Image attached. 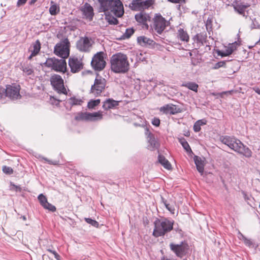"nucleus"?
<instances>
[{"label":"nucleus","instance_id":"1","mask_svg":"<svg viewBox=\"0 0 260 260\" xmlns=\"http://www.w3.org/2000/svg\"><path fill=\"white\" fill-rule=\"evenodd\" d=\"M99 4V12L112 13L118 17L124 13L123 6L120 0H97Z\"/></svg>","mask_w":260,"mask_h":260},{"label":"nucleus","instance_id":"2","mask_svg":"<svg viewBox=\"0 0 260 260\" xmlns=\"http://www.w3.org/2000/svg\"><path fill=\"white\" fill-rule=\"evenodd\" d=\"M220 141L235 152L242 154L246 157H250L252 156L251 150L235 137L228 136H221L220 138Z\"/></svg>","mask_w":260,"mask_h":260},{"label":"nucleus","instance_id":"3","mask_svg":"<svg viewBox=\"0 0 260 260\" xmlns=\"http://www.w3.org/2000/svg\"><path fill=\"white\" fill-rule=\"evenodd\" d=\"M111 69L115 73H125L129 69L127 57L125 54L117 53L110 58Z\"/></svg>","mask_w":260,"mask_h":260},{"label":"nucleus","instance_id":"4","mask_svg":"<svg viewBox=\"0 0 260 260\" xmlns=\"http://www.w3.org/2000/svg\"><path fill=\"white\" fill-rule=\"evenodd\" d=\"M70 43L68 38H64L54 47V53L62 58L65 59L69 56Z\"/></svg>","mask_w":260,"mask_h":260},{"label":"nucleus","instance_id":"5","mask_svg":"<svg viewBox=\"0 0 260 260\" xmlns=\"http://www.w3.org/2000/svg\"><path fill=\"white\" fill-rule=\"evenodd\" d=\"M106 56L107 54L103 51L98 52L95 54L91 61V66L93 69L96 71H102L106 65L105 60Z\"/></svg>","mask_w":260,"mask_h":260},{"label":"nucleus","instance_id":"6","mask_svg":"<svg viewBox=\"0 0 260 260\" xmlns=\"http://www.w3.org/2000/svg\"><path fill=\"white\" fill-rule=\"evenodd\" d=\"M45 64L46 67L57 72H64L66 71L67 63L65 59L62 58H49L46 60Z\"/></svg>","mask_w":260,"mask_h":260},{"label":"nucleus","instance_id":"7","mask_svg":"<svg viewBox=\"0 0 260 260\" xmlns=\"http://www.w3.org/2000/svg\"><path fill=\"white\" fill-rule=\"evenodd\" d=\"M155 3V0H133L127 5L125 4V7L128 6L133 11H142L148 9Z\"/></svg>","mask_w":260,"mask_h":260},{"label":"nucleus","instance_id":"8","mask_svg":"<svg viewBox=\"0 0 260 260\" xmlns=\"http://www.w3.org/2000/svg\"><path fill=\"white\" fill-rule=\"evenodd\" d=\"M170 24L160 14H155L153 18L152 28L158 34H161Z\"/></svg>","mask_w":260,"mask_h":260},{"label":"nucleus","instance_id":"9","mask_svg":"<svg viewBox=\"0 0 260 260\" xmlns=\"http://www.w3.org/2000/svg\"><path fill=\"white\" fill-rule=\"evenodd\" d=\"M50 82L54 89L59 93L67 94V91L64 86L63 80L57 74H54L50 78Z\"/></svg>","mask_w":260,"mask_h":260},{"label":"nucleus","instance_id":"10","mask_svg":"<svg viewBox=\"0 0 260 260\" xmlns=\"http://www.w3.org/2000/svg\"><path fill=\"white\" fill-rule=\"evenodd\" d=\"M170 248L177 257L182 258L187 254L189 246L187 242L184 241L179 244L171 243L170 244Z\"/></svg>","mask_w":260,"mask_h":260},{"label":"nucleus","instance_id":"11","mask_svg":"<svg viewBox=\"0 0 260 260\" xmlns=\"http://www.w3.org/2000/svg\"><path fill=\"white\" fill-rule=\"evenodd\" d=\"M93 42L91 38L87 37H81L76 42V47L80 52H89L90 51Z\"/></svg>","mask_w":260,"mask_h":260},{"label":"nucleus","instance_id":"12","mask_svg":"<svg viewBox=\"0 0 260 260\" xmlns=\"http://www.w3.org/2000/svg\"><path fill=\"white\" fill-rule=\"evenodd\" d=\"M106 80L102 77H98L94 80V83L91 87V92L94 95H99L105 89Z\"/></svg>","mask_w":260,"mask_h":260},{"label":"nucleus","instance_id":"13","mask_svg":"<svg viewBox=\"0 0 260 260\" xmlns=\"http://www.w3.org/2000/svg\"><path fill=\"white\" fill-rule=\"evenodd\" d=\"M20 86L19 85H7L6 89H4V93L6 96L12 100L20 99Z\"/></svg>","mask_w":260,"mask_h":260},{"label":"nucleus","instance_id":"14","mask_svg":"<svg viewBox=\"0 0 260 260\" xmlns=\"http://www.w3.org/2000/svg\"><path fill=\"white\" fill-rule=\"evenodd\" d=\"M103 118L102 113L100 112L90 113H81L75 117L77 120H101Z\"/></svg>","mask_w":260,"mask_h":260},{"label":"nucleus","instance_id":"15","mask_svg":"<svg viewBox=\"0 0 260 260\" xmlns=\"http://www.w3.org/2000/svg\"><path fill=\"white\" fill-rule=\"evenodd\" d=\"M69 65L72 73L79 72L83 69V64L81 59L77 57L70 58L69 60Z\"/></svg>","mask_w":260,"mask_h":260},{"label":"nucleus","instance_id":"16","mask_svg":"<svg viewBox=\"0 0 260 260\" xmlns=\"http://www.w3.org/2000/svg\"><path fill=\"white\" fill-rule=\"evenodd\" d=\"M249 6L250 5L249 4H244L243 3H237L233 5L235 11L246 19L248 17V12L246 9L248 8Z\"/></svg>","mask_w":260,"mask_h":260},{"label":"nucleus","instance_id":"17","mask_svg":"<svg viewBox=\"0 0 260 260\" xmlns=\"http://www.w3.org/2000/svg\"><path fill=\"white\" fill-rule=\"evenodd\" d=\"M80 11L82 12L84 18L89 21L92 20L94 16L93 9L89 4L85 3L80 8Z\"/></svg>","mask_w":260,"mask_h":260},{"label":"nucleus","instance_id":"18","mask_svg":"<svg viewBox=\"0 0 260 260\" xmlns=\"http://www.w3.org/2000/svg\"><path fill=\"white\" fill-rule=\"evenodd\" d=\"M154 224V228H173L174 220L166 218H156Z\"/></svg>","mask_w":260,"mask_h":260},{"label":"nucleus","instance_id":"19","mask_svg":"<svg viewBox=\"0 0 260 260\" xmlns=\"http://www.w3.org/2000/svg\"><path fill=\"white\" fill-rule=\"evenodd\" d=\"M160 111L165 114L173 115L180 113L182 111L180 108L173 104L165 105L160 108Z\"/></svg>","mask_w":260,"mask_h":260},{"label":"nucleus","instance_id":"20","mask_svg":"<svg viewBox=\"0 0 260 260\" xmlns=\"http://www.w3.org/2000/svg\"><path fill=\"white\" fill-rule=\"evenodd\" d=\"M135 19L137 22L143 24L147 29L148 28L149 26L147 22L150 21V17L148 14L141 11L139 13L136 14Z\"/></svg>","mask_w":260,"mask_h":260},{"label":"nucleus","instance_id":"21","mask_svg":"<svg viewBox=\"0 0 260 260\" xmlns=\"http://www.w3.org/2000/svg\"><path fill=\"white\" fill-rule=\"evenodd\" d=\"M119 102L112 99H107L103 103V108L105 110L115 108L119 105Z\"/></svg>","mask_w":260,"mask_h":260},{"label":"nucleus","instance_id":"22","mask_svg":"<svg viewBox=\"0 0 260 260\" xmlns=\"http://www.w3.org/2000/svg\"><path fill=\"white\" fill-rule=\"evenodd\" d=\"M194 161L196 164L197 169L201 175L204 174L205 162L204 160H203L200 157L195 156L194 157Z\"/></svg>","mask_w":260,"mask_h":260},{"label":"nucleus","instance_id":"23","mask_svg":"<svg viewBox=\"0 0 260 260\" xmlns=\"http://www.w3.org/2000/svg\"><path fill=\"white\" fill-rule=\"evenodd\" d=\"M137 41L138 43L142 46L147 47L148 46H152L154 44V42L145 36H140L138 37Z\"/></svg>","mask_w":260,"mask_h":260},{"label":"nucleus","instance_id":"24","mask_svg":"<svg viewBox=\"0 0 260 260\" xmlns=\"http://www.w3.org/2000/svg\"><path fill=\"white\" fill-rule=\"evenodd\" d=\"M239 45V44L237 42L230 44L225 50L221 53V55L222 56H226L231 55L235 50H236L238 46Z\"/></svg>","mask_w":260,"mask_h":260},{"label":"nucleus","instance_id":"25","mask_svg":"<svg viewBox=\"0 0 260 260\" xmlns=\"http://www.w3.org/2000/svg\"><path fill=\"white\" fill-rule=\"evenodd\" d=\"M207 36L206 32H201L200 34H197L194 37V39L197 41V43H200L202 45L206 44V46H209L208 45H207Z\"/></svg>","mask_w":260,"mask_h":260},{"label":"nucleus","instance_id":"26","mask_svg":"<svg viewBox=\"0 0 260 260\" xmlns=\"http://www.w3.org/2000/svg\"><path fill=\"white\" fill-rule=\"evenodd\" d=\"M147 141L149 143V145H148V149L151 151H153L156 149H157L159 146V143L155 138L154 136L149 138L147 139Z\"/></svg>","mask_w":260,"mask_h":260},{"label":"nucleus","instance_id":"27","mask_svg":"<svg viewBox=\"0 0 260 260\" xmlns=\"http://www.w3.org/2000/svg\"><path fill=\"white\" fill-rule=\"evenodd\" d=\"M177 37L181 41L187 42L189 41V36L187 32L183 29L180 28L177 31Z\"/></svg>","mask_w":260,"mask_h":260},{"label":"nucleus","instance_id":"28","mask_svg":"<svg viewBox=\"0 0 260 260\" xmlns=\"http://www.w3.org/2000/svg\"><path fill=\"white\" fill-rule=\"evenodd\" d=\"M173 229H154L153 235L155 237L164 236L166 233L171 231Z\"/></svg>","mask_w":260,"mask_h":260},{"label":"nucleus","instance_id":"29","mask_svg":"<svg viewBox=\"0 0 260 260\" xmlns=\"http://www.w3.org/2000/svg\"><path fill=\"white\" fill-rule=\"evenodd\" d=\"M158 161L160 164L163 166V167L168 170H170L172 168L170 162L164 156L161 155H158Z\"/></svg>","mask_w":260,"mask_h":260},{"label":"nucleus","instance_id":"30","mask_svg":"<svg viewBox=\"0 0 260 260\" xmlns=\"http://www.w3.org/2000/svg\"><path fill=\"white\" fill-rule=\"evenodd\" d=\"M181 86L185 87L194 92L198 91V89L199 87V85L195 82H184L181 84Z\"/></svg>","mask_w":260,"mask_h":260},{"label":"nucleus","instance_id":"31","mask_svg":"<svg viewBox=\"0 0 260 260\" xmlns=\"http://www.w3.org/2000/svg\"><path fill=\"white\" fill-rule=\"evenodd\" d=\"M41 44L39 40H37L35 44L33 45V50L31 51V54L28 57L29 59H31L32 57L36 56L40 51Z\"/></svg>","mask_w":260,"mask_h":260},{"label":"nucleus","instance_id":"32","mask_svg":"<svg viewBox=\"0 0 260 260\" xmlns=\"http://www.w3.org/2000/svg\"><path fill=\"white\" fill-rule=\"evenodd\" d=\"M207 120L205 119H202L197 121L193 125V130L195 132H199L200 131L202 125L206 124Z\"/></svg>","mask_w":260,"mask_h":260},{"label":"nucleus","instance_id":"33","mask_svg":"<svg viewBox=\"0 0 260 260\" xmlns=\"http://www.w3.org/2000/svg\"><path fill=\"white\" fill-rule=\"evenodd\" d=\"M179 141L187 153L188 154L193 153L188 142L185 140L184 138L180 139Z\"/></svg>","mask_w":260,"mask_h":260},{"label":"nucleus","instance_id":"34","mask_svg":"<svg viewBox=\"0 0 260 260\" xmlns=\"http://www.w3.org/2000/svg\"><path fill=\"white\" fill-rule=\"evenodd\" d=\"M106 14L105 19L108 22L109 24L116 25L118 23V20L115 17L110 15Z\"/></svg>","mask_w":260,"mask_h":260},{"label":"nucleus","instance_id":"35","mask_svg":"<svg viewBox=\"0 0 260 260\" xmlns=\"http://www.w3.org/2000/svg\"><path fill=\"white\" fill-rule=\"evenodd\" d=\"M244 243L246 246L248 247L249 248H252L254 249H256L258 247V245L255 242H254L251 239L246 238L245 240L244 241Z\"/></svg>","mask_w":260,"mask_h":260},{"label":"nucleus","instance_id":"36","mask_svg":"<svg viewBox=\"0 0 260 260\" xmlns=\"http://www.w3.org/2000/svg\"><path fill=\"white\" fill-rule=\"evenodd\" d=\"M83 101L80 100L76 98L75 97H72L68 100L69 104L71 106L74 105H81Z\"/></svg>","mask_w":260,"mask_h":260},{"label":"nucleus","instance_id":"37","mask_svg":"<svg viewBox=\"0 0 260 260\" xmlns=\"http://www.w3.org/2000/svg\"><path fill=\"white\" fill-rule=\"evenodd\" d=\"M22 70L23 73L26 75H30L34 72L32 67L28 65H23L22 66Z\"/></svg>","mask_w":260,"mask_h":260},{"label":"nucleus","instance_id":"38","mask_svg":"<svg viewBox=\"0 0 260 260\" xmlns=\"http://www.w3.org/2000/svg\"><path fill=\"white\" fill-rule=\"evenodd\" d=\"M134 32L135 30L133 28H127L125 30V32L122 35L123 39L129 38Z\"/></svg>","mask_w":260,"mask_h":260},{"label":"nucleus","instance_id":"39","mask_svg":"<svg viewBox=\"0 0 260 260\" xmlns=\"http://www.w3.org/2000/svg\"><path fill=\"white\" fill-rule=\"evenodd\" d=\"M100 103V100H91L88 103V107L89 109H93L98 106Z\"/></svg>","mask_w":260,"mask_h":260},{"label":"nucleus","instance_id":"40","mask_svg":"<svg viewBox=\"0 0 260 260\" xmlns=\"http://www.w3.org/2000/svg\"><path fill=\"white\" fill-rule=\"evenodd\" d=\"M162 202L166 207V208L172 213L174 214L175 212V208L174 207L170 205V204L167 203V201H165L164 199L162 200Z\"/></svg>","mask_w":260,"mask_h":260},{"label":"nucleus","instance_id":"41","mask_svg":"<svg viewBox=\"0 0 260 260\" xmlns=\"http://www.w3.org/2000/svg\"><path fill=\"white\" fill-rule=\"evenodd\" d=\"M38 200L41 204V205L43 207L45 204H46L47 201L46 197L44 196L43 194H40L38 196Z\"/></svg>","mask_w":260,"mask_h":260},{"label":"nucleus","instance_id":"42","mask_svg":"<svg viewBox=\"0 0 260 260\" xmlns=\"http://www.w3.org/2000/svg\"><path fill=\"white\" fill-rule=\"evenodd\" d=\"M58 12H59V9L57 10V7L56 5H52L50 6L49 8V12L52 15H55Z\"/></svg>","mask_w":260,"mask_h":260},{"label":"nucleus","instance_id":"43","mask_svg":"<svg viewBox=\"0 0 260 260\" xmlns=\"http://www.w3.org/2000/svg\"><path fill=\"white\" fill-rule=\"evenodd\" d=\"M85 220L87 223L90 224L91 225L93 226L96 228H98L99 226V223L96 221L93 220L91 218H85Z\"/></svg>","mask_w":260,"mask_h":260},{"label":"nucleus","instance_id":"44","mask_svg":"<svg viewBox=\"0 0 260 260\" xmlns=\"http://www.w3.org/2000/svg\"><path fill=\"white\" fill-rule=\"evenodd\" d=\"M226 64L225 61H221L216 63L213 68V69H218L221 67H225Z\"/></svg>","mask_w":260,"mask_h":260},{"label":"nucleus","instance_id":"45","mask_svg":"<svg viewBox=\"0 0 260 260\" xmlns=\"http://www.w3.org/2000/svg\"><path fill=\"white\" fill-rule=\"evenodd\" d=\"M3 171L4 173L8 175L12 174L13 172V170L11 167L6 166L3 167Z\"/></svg>","mask_w":260,"mask_h":260},{"label":"nucleus","instance_id":"46","mask_svg":"<svg viewBox=\"0 0 260 260\" xmlns=\"http://www.w3.org/2000/svg\"><path fill=\"white\" fill-rule=\"evenodd\" d=\"M43 207L46 209H48L49 211H51L52 212H54L56 210V208L53 205L49 203L48 202H47L46 204H45Z\"/></svg>","mask_w":260,"mask_h":260},{"label":"nucleus","instance_id":"47","mask_svg":"<svg viewBox=\"0 0 260 260\" xmlns=\"http://www.w3.org/2000/svg\"><path fill=\"white\" fill-rule=\"evenodd\" d=\"M145 135L148 139L149 138L152 137L154 136L150 131L149 128L147 127H146L145 128Z\"/></svg>","mask_w":260,"mask_h":260},{"label":"nucleus","instance_id":"48","mask_svg":"<svg viewBox=\"0 0 260 260\" xmlns=\"http://www.w3.org/2000/svg\"><path fill=\"white\" fill-rule=\"evenodd\" d=\"M152 124L156 126H158L160 124V120L158 118L154 117L152 120Z\"/></svg>","mask_w":260,"mask_h":260},{"label":"nucleus","instance_id":"49","mask_svg":"<svg viewBox=\"0 0 260 260\" xmlns=\"http://www.w3.org/2000/svg\"><path fill=\"white\" fill-rule=\"evenodd\" d=\"M238 238L243 241V242L247 238L244 235H243L239 231H238Z\"/></svg>","mask_w":260,"mask_h":260},{"label":"nucleus","instance_id":"50","mask_svg":"<svg viewBox=\"0 0 260 260\" xmlns=\"http://www.w3.org/2000/svg\"><path fill=\"white\" fill-rule=\"evenodd\" d=\"M168 1L172 3H180V4H182V3L184 4L186 2V0H168Z\"/></svg>","mask_w":260,"mask_h":260},{"label":"nucleus","instance_id":"51","mask_svg":"<svg viewBox=\"0 0 260 260\" xmlns=\"http://www.w3.org/2000/svg\"><path fill=\"white\" fill-rule=\"evenodd\" d=\"M137 60L138 61H144L145 60V58L143 57L142 53H140L139 55H137Z\"/></svg>","mask_w":260,"mask_h":260},{"label":"nucleus","instance_id":"52","mask_svg":"<svg viewBox=\"0 0 260 260\" xmlns=\"http://www.w3.org/2000/svg\"><path fill=\"white\" fill-rule=\"evenodd\" d=\"M27 1V0H18L17 3V7H20L21 6L24 5L26 3Z\"/></svg>","mask_w":260,"mask_h":260},{"label":"nucleus","instance_id":"53","mask_svg":"<svg viewBox=\"0 0 260 260\" xmlns=\"http://www.w3.org/2000/svg\"><path fill=\"white\" fill-rule=\"evenodd\" d=\"M52 254L54 255V257L56 259V260H60V255L56 251H53Z\"/></svg>","mask_w":260,"mask_h":260},{"label":"nucleus","instance_id":"54","mask_svg":"<svg viewBox=\"0 0 260 260\" xmlns=\"http://www.w3.org/2000/svg\"><path fill=\"white\" fill-rule=\"evenodd\" d=\"M242 193L245 200L247 201L249 200V197L248 195H247L245 192L243 191Z\"/></svg>","mask_w":260,"mask_h":260},{"label":"nucleus","instance_id":"55","mask_svg":"<svg viewBox=\"0 0 260 260\" xmlns=\"http://www.w3.org/2000/svg\"><path fill=\"white\" fill-rule=\"evenodd\" d=\"M4 93V88L3 87H0V99H1L2 98Z\"/></svg>","mask_w":260,"mask_h":260},{"label":"nucleus","instance_id":"56","mask_svg":"<svg viewBox=\"0 0 260 260\" xmlns=\"http://www.w3.org/2000/svg\"><path fill=\"white\" fill-rule=\"evenodd\" d=\"M253 90L256 92L257 94H260V88L257 87L253 88Z\"/></svg>","mask_w":260,"mask_h":260},{"label":"nucleus","instance_id":"57","mask_svg":"<svg viewBox=\"0 0 260 260\" xmlns=\"http://www.w3.org/2000/svg\"><path fill=\"white\" fill-rule=\"evenodd\" d=\"M251 28L252 29H254V28H256V25L255 24V23H254L253 20H252V23L251 24Z\"/></svg>","mask_w":260,"mask_h":260},{"label":"nucleus","instance_id":"58","mask_svg":"<svg viewBox=\"0 0 260 260\" xmlns=\"http://www.w3.org/2000/svg\"><path fill=\"white\" fill-rule=\"evenodd\" d=\"M211 21L210 20H208L207 21V23H206V27L207 29H208L209 25L211 24Z\"/></svg>","mask_w":260,"mask_h":260},{"label":"nucleus","instance_id":"59","mask_svg":"<svg viewBox=\"0 0 260 260\" xmlns=\"http://www.w3.org/2000/svg\"><path fill=\"white\" fill-rule=\"evenodd\" d=\"M37 1V0H31L30 2H29V4L30 5H33Z\"/></svg>","mask_w":260,"mask_h":260},{"label":"nucleus","instance_id":"60","mask_svg":"<svg viewBox=\"0 0 260 260\" xmlns=\"http://www.w3.org/2000/svg\"><path fill=\"white\" fill-rule=\"evenodd\" d=\"M161 260H172V259H169V258H167V257H166L165 256H163L161 258Z\"/></svg>","mask_w":260,"mask_h":260},{"label":"nucleus","instance_id":"61","mask_svg":"<svg viewBox=\"0 0 260 260\" xmlns=\"http://www.w3.org/2000/svg\"><path fill=\"white\" fill-rule=\"evenodd\" d=\"M47 250L52 253H53V251H55L54 250H52L51 249H47Z\"/></svg>","mask_w":260,"mask_h":260},{"label":"nucleus","instance_id":"62","mask_svg":"<svg viewBox=\"0 0 260 260\" xmlns=\"http://www.w3.org/2000/svg\"><path fill=\"white\" fill-rule=\"evenodd\" d=\"M14 186L15 187V188H16V189H19V190H20L21 188L19 186H16V185H14Z\"/></svg>","mask_w":260,"mask_h":260},{"label":"nucleus","instance_id":"63","mask_svg":"<svg viewBox=\"0 0 260 260\" xmlns=\"http://www.w3.org/2000/svg\"><path fill=\"white\" fill-rule=\"evenodd\" d=\"M44 159L45 161H48L49 164H51V161H50L49 160H48L47 158H44Z\"/></svg>","mask_w":260,"mask_h":260},{"label":"nucleus","instance_id":"64","mask_svg":"<svg viewBox=\"0 0 260 260\" xmlns=\"http://www.w3.org/2000/svg\"><path fill=\"white\" fill-rule=\"evenodd\" d=\"M22 218H23V220L26 219V217L24 216H22Z\"/></svg>","mask_w":260,"mask_h":260}]
</instances>
